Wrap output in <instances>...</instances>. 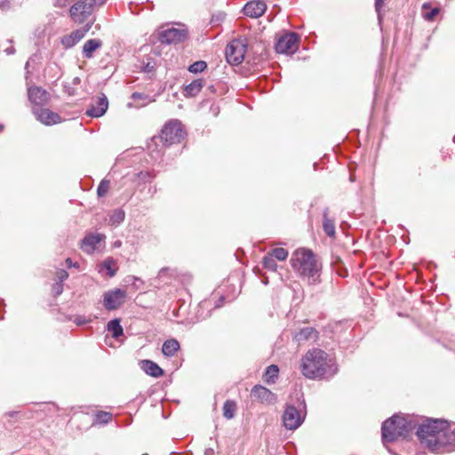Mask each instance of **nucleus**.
Listing matches in <instances>:
<instances>
[{
	"label": "nucleus",
	"mask_w": 455,
	"mask_h": 455,
	"mask_svg": "<svg viewBox=\"0 0 455 455\" xmlns=\"http://www.w3.org/2000/svg\"><path fill=\"white\" fill-rule=\"evenodd\" d=\"M204 84V82L203 79H196L192 81L185 87L186 95L190 97L197 95L201 92Z\"/></svg>",
	"instance_id": "nucleus-23"
},
{
	"label": "nucleus",
	"mask_w": 455,
	"mask_h": 455,
	"mask_svg": "<svg viewBox=\"0 0 455 455\" xmlns=\"http://www.w3.org/2000/svg\"><path fill=\"white\" fill-rule=\"evenodd\" d=\"M291 264L294 271L308 284L320 283L322 262L311 250H296L291 259Z\"/></svg>",
	"instance_id": "nucleus-3"
},
{
	"label": "nucleus",
	"mask_w": 455,
	"mask_h": 455,
	"mask_svg": "<svg viewBox=\"0 0 455 455\" xmlns=\"http://www.w3.org/2000/svg\"><path fill=\"white\" fill-rule=\"evenodd\" d=\"M204 455H214V450L212 448L205 449Z\"/></svg>",
	"instance_id": "nucleus-42"
},
{
	"label": "nucleus",
	"mask_w": 455,
	"mask_h": 455,
	"mask_svg": "<svg viewBox=\"0 0 455 455\" xmlns=\"http://www.w3.org/2000/svg\"><path fill=\"white\" fill-rule=\"evenodd\" d=\"M124 220V212L121 209L115 210L109 218V222L114 225H119Z\"/></svg>",
	"instance_id": "nucleus-29"
},
{
	"label": "nucleus",
	"mask_w": 455,
	"mask_h": 455,
	"mask_svg": "<svg viewBox=\"0 0 455 455\" xmlns=\"http://www.w3.org/2000/svg\"><path fill=\"white\" fill-rule=\"evenodd\" d=\"M141 369L148 374L155 378L161 377L164 371L157 363L150 360H142L140 362Z\"/></svg>",
	"instance_id": "nucleus-20"
},
{
	"label": "nucleus",
	"mask_w": 455,
	"mask_h": 455,
	"mask_svg": "<svg viewBox=\"0 0 455 455\" xmlns=\"http://www.w3.org/2000/svg\"><path fill=\"white\" fill-rule=\"evenodd\" d=\"M439 8L430 9L428 12H424L423 17L427 20H433L435 17L439 13Z\"/></svg>",
	"instance_id": "nucleus-36"
},
{
	"label": "nucleus",
	"mask_w": 455,
	"mask_h": 455,
	"mask_svg": "<svg viewBox=\"0 0 455 455\" xmlns=\"http://www.w3.org/2000/svg\"><path fill=\"white\" fill-rule=\"evenodd\" d=\"M302 374L311 379H329L337 373V366L321 349L308 350L301 359Z\"/></svg>",
	"instance_id": "nucleus-2"
},
{
	"label": "nucleus",
	"mask_w": 455,
	"mask_h": 455,
	"mask_svg": "<svg viewBox=\"0 0 455 455\" xmlns=\"http://www.w3.org/2000/svg\"><path fill=\"white\" fill-rule=\"evenodd\" d=\"M115 244H116V246H120L121 243H120V242H116Z\"/></svg>",
	"instance_id": "nucleus-49"
},
{
	"label": "nucleus",
	"mask_w": 455,
	"mask_h": 455,
	"mask_svg": "<svg viewBox=\"0 0 455 455\" xmlns=\"http://www.w3.org/2000/svg\"><path fill=\"white\" fill-rule=\"evenodd\" d=\"M102 46V41L100 39L93 38L87 40L83 46V55L87 59L93 57V53L96 50Z\"/></svg>",
	"instance_id": "nucleus-21"
},
{
	"label": "nucleus",
	"mask_w": 455,
	"mask_h": 455,
	"mask_svg": "<svg viewBox=\"0 0 455 455\" xmlns=\"http://www.w3.org/2000/svg\"><path fill=\"white\" fill-rule=\"evenodd\" d=\"M298 36L295 33H287L281 36L275 44L278 53H292L298 48Z\"/></svg>",
	"instance_id": "nucleus-11"
},
{
	"label": "nucleus",
	"mask_w": 455,
	"mask_h": 455,
	"mask_svg": "<svg viewBox=\"0 0 455 455\" xmlns=\"http://www.w3.org/2000/svg\"><path fill=\"white\" fill-rule=\"evenodd\" d=\"M262 265L264 268L270 270V271H275L277 268V264L275 262V259L272 258L271 255L267 254L264 256L262 259Z\"/></svg>",
	"instance_id": "nucleus-30"
},
{
	"label": "nucleus",
	"mask_w": 455,
	"mask_h": 455,
	"mask_svg": "<svg viewBox=\"0 0 455 455\" xmlns=\"http://www.w3.org/2000/svg\"><path fill=\"white\" fill-rule=\"evenodd\" d=\"M419 425V419L411 415H394L382 424V439L384 443H392L398 438H406Z\"/></svg>",
	"instance_id": "nucleus-4"
},
{
	"label": "nucleus",
	"mask_w": 455,
	"mask_h": 455,
	"mask_svg": "<svg viewBox=\"0 0 455 455\" xmlns=\"http://www.w3.org/2000/svg\"><path fill=\"white\" fill-rule=\"evenodd\" d=\"M74 0H55V6L66 7L69 5Z\"/></svg>",
	"instance_id": "nucleus-41"
},
{
	"label": "nucleus",
	"mask_w": 455,
	"mask_h": 455,
	"mask_svg": "<svg viewBox=\"0 0 455 455\" xmlns=\"http://www.w3.org/2000/svg\"><path fill=\"white\" fill-rule=\"evenodd\" d=\"M96 0H79L74 4L69 13L72 20L76 23H84L92 15Z\"/></svg>",
	"instance_id": "nucleus-6"
},
{
	"label": "nucleus",
	"mask_w": 455,
	"mask_h": 455,
	"mask_svg": "<svg viewBox=\"0 0 455 455\" xmlns=\"http://www.w3.org/2000/svg\"><path fill=\"white\" fill-rule=\"evenodd\" d=\"M66 263H67V266H68V267H70L71 266H73V264H72V260H71V259H69V258H68V259H66ZM74 267H76V264H74Z\"/></svg>",
	"instance_id": "nucleus-45"
},
{
	"label": "nucleus",
	"mask_w": 455,
	"mask_h": 455,
	"mask_svg": "<svg viewBox=\"0 0 455 455\" xmlns=\"http://www.w3.org/2000/svg\"><path fill=\"white\" fill-rule=\"evenodd\" d=\"M107 271V275L110 277L114 276L116 273V261L111 259H106L100 266V272Z\"/></svg>",
	"instance_id": "nucleus-25"
},
{
	"label": "nucleus",
	"mask_w": 455,
	"mask_h": 455,
	"mask_svg": "<svg viewBox=\"0 0 455 455\" xmlns=\"http://www.w3.org/2000/svg\"><path fill=\"white\" fill-rule=\"evenodd\" d=\"M164 271H165V269H164V268H162V269L160 270V272H159V275H162Z\"/></svg>",
	"instance_id": "nucleus-47"
},
{
	"label": "nucleus",
	"mask_w": 455,
	"mask_h": 455,
	"mask_svg": "<svg viewBox=\"0 0 455 455\" xmlns=\"http://www.w3.org/2000/svg\"><path fill=\"white\" fill-rule=\"evenodd\" d=\"M185 136L182 124L179 120L169 121L162 129L160 139L167 145L180 143Z\"/></svg>",
	"instance_id": "nucleus-5"
},
{
	"label": "nucleus",
	"mask_w": 455,
	"mask_h": 455,
	"mask_svg": "<svg viewBox=\"0 0 455 455\" xmlns=\"http://www.w3.org/2000/svg\"><path fill=\"white\" fill-rule=\"evenodd\" d=\"M251 397L253 401L266 405L275 404L277 401L276 395L261 385H256L251 388Z\"/></svg>",
	"instance_id": "nucleus-9"
},
{
	"label": "nucleus",
	"mask_w": 455,
	"mask_h": 455,
	"mask_svg": "<svg viewBox=\"0 0 455 455\" xmlns=\"http://www.w3.org/2000/svg\"><path fill=\"white\" fill-rule=\"evenodd\" d=\"M125 297V291L119 288L108 291L104 294V306L108 310H115L124 304Z\"/></svg>",
	"instance_id": "nucleus-10"
},
{
	"label": "nucleus",
	"mask_w": 455,
	"mask_h": 455,
	"mask_svg": "<svg viewBox=\"0 0 455 455\" xmlns=\"http://www.w3.org/2000/svg\"><path fill=\"white\" fill-rule=\"evenodd\" d=\"M236 411V403L234 401L228 400L223 405V416L227 419H231L235 417Z\"/></svg>",
	"instance_id": "nucleus-27"
},
{
	"label": "nucleus",
	"mask_w": 455,
	"mask_h": 455,
	"mask_svg": "<svg viewBox=\"0 0 455 455\" xmlns=\"http://www.w3.org/2000/svg\"><path fill=\"white\" fill-rule=\"evenodd\" d=\"M180 349V343L175 339H170L164 342L162 352L165 356L171 357Z\"/></svg>",
	"instance_id": "nucleus-22"
},
{
	"label": "nucleus",
	"mask_w": 455,
	"mask_h": 455,
	"mask_svg": "<svg viewBox=\"0 0 455 455\" xmlns=\"http://www.w3.org/2000/svg\"><path fill=\"white\" fill-rule=\"evenodd\" d=\"M92 25V21H89L86 23V25L84 28L76 29L72 31L69 35L64 36L61 38V44L65 48H71L73 47L76 43H78L85 34L91 29Z\"/></svg>",
	"instance_id": "nucleus-14"
},
{
	"label": "nucleus",
	"mask_w": 455,
	"mask_h": 455,
	"mask_svg": "<svg viewBox=\"0 0 455 455\" xmlns=\"http://www.w3.org/2000/svg\"><path fill=\"white\" fill-rule=\"evenodd\" d=\"M139 177H140V179L144 180V179H146L147 177H149V173H148V172H146V173H144V172H140V173H139Z\"/></svg>",
	"instance_id": "nucleus-44"
},
{
	"label": "nucleus",
	"mask_w": 455,
	"mask_h": 455,
	"mask_svg": "<svg viewBox=\"0 0 455 455\" xmlns=\"http://www.w3.org/2000/svg\"><path fill=\"white\" fill-rule=\"evenodd\" d=\"M105 238L103 234H89L82 240L81 249L86 253H92Z\"/></svg>",
	"instance_id": "nucleus-17"
},
{
	"label": "nucleus",
	"mask_w": 455,
	"mask_h": 455,
	"mask_svg": "<svg viewBox=\"0 0 455 455\" xmlns=\"http://www.w3.org/2000/svg\"><path fill=\"white\" fill-rule=\"evenodd\" d=\"M247 45L241 39L232 40L226 48V58L228 62L232 65L240 64L246 52Z\"/></svg>",
	"instance_id": "nucleus-7"
},
{
	"label": "nucleus",
	"mask_w": 455,
	"mask_h": 455,
	"mask_svg": "<svg viewBox=\"0 0 455 455\" xmlns=\"http://www.w3.org/2000/svg\"><path fill=\"white\" fill-rule=\"evenodd\" d=\"M108 108V101L105 95L99 97L95 104H92L90 108L86 110V115L91 117L102 116Z\"/></svg>",
	"instance_id": "nucleus-18"
},
{
	"label": "nucleus",
	"mask_w": 455,
	"mask_h": 455,
	"mask_svg": "<svg viewBox=\"0 0 455 455\" xmlns=\"http://www.w3.org/2000/svg\"><path fill=\"white\" fill-rule=\"evenodd\" d=\"M28 97L36 106H43L49 102L50 93L39 86H31L28 89Z\"/></svg>",
	"instance_id": "nucleus-15"
},
{
	"label": "nucleus",
	"mask_w": 455,
	"mask_h": 455,
	"mask_svg": "<svg viewBox=\"0 0 455 455\" xmlns=\"http://www.w3.org/2000/svg\"><path fill=\"white\" fill-rule=\"evenodd\" d=\"M91 319L86 318L84 315H76L74 319V323L80 326L91 323Z\"/></svg>",
	"instance_id": "nucleus-37"
},
{
	"label": "nucleus",
	"mask_w": 455,
	"mask_h": 455,
	"mask_svg": "<svg viewBox=\"0 0 455 455\" xmlns=\"http://www.w3.org/2000/svg\"><path fill=\"white\" fill-rule=\"evenodd\" d=\"M418 426L417 436L429 450L439 451L446 446H455V424L442 419H427Z\"/></svg>",
	"instance_id": "nucleus-1"
},
{
	"label": "nucleus",
	"mask_w": 455,
	"mask_h": 455,
	"mask_svg": "<svg viewBox=\"0 0 455 455\" xmlns=\"http://www.w3.org/2000/svg\"><path fill=\"white\" fill-rule=\"evenodd\" d=\"M57 277L59 279V283H62L64 280H66L68 277V274L65 270H60L57 272Z\"/></svg>",
	"instance_id": "nucleus-40"
},
{
	"label": "nucleus",
	"mask_w": 455,
	"mask_h": 455,
	"mask_svg": "<svg viewBox=\"0 0 455 455\" xmlns=\"http://www.w3.org/2000/svg\"><path fill=\"white\" fill-rule=\"evenodd\" d=\"M97 420L100 422V423H108L111 419H112V414L109 413V412H106V411H100L99 413H97Z\"/></svg>",
	"instance_id": "nucleus-35"
},
{
	"label": "nucleus",
	"mask_w": 455,
	"mask_h": 455,
	"mask_svg": "<svg viewBox=\"0 0 455 455\" xmlns=\"http://www.w3.org/2000/svg\"><path fill=\"white\" fill-rule=\"evenodd\" d=\"M423 10H427V9H429V5L428 4H424L423 6H422Z\"/></svg>",
	"instance_id": "nucleus-46"
},
{
	"label": "nucleus",
	"mask_w": 455,
	"mask_h": 455,
	"mask_svg": "<svg viewBox=\"0 0 455 455\" xmlns=\"http://www.w3.org/2000/svg\"><path fill=\"white\" fill-rule=\"evenodd\" d=\"M108 330L112 332V336L115 339H118L124 333L123 327L118 319L109 321L108 323Z\"/></svg>",
	"instance_id": "nucleus-26"
},
{
	"label": "nucleus",
	"mask_w": 455,
	"mask_h": 455,
	"mask_svg": "<svg viewBox=\"0 0 455 455\" xmlns=\"http://www.w3.org/2000/svg\"><path fill=\"white\" fill-rule=\"evenodd\" d=\"M207 68V64L204 60H198L194 62L188 67V71L191 73H200L203 72Z\"/></svg>",
	"instance_id": "nucleus-33"
},
{
	"label": "nucleus",
	"mask_w": 455,
	"mask_h": 455,
	"mask_svg": "<svg viewBox=\"0 0 455 455\" xmlns=\"http://www.w3.org/2000/svg\"><path fill=\"white\" fill-rule=\"evenodd\" d=\"M14 52H15V49H14V47H12V46H11V47H9V48L5 49V52H6L7 54H9V55H10V54H13V53H14Z\"/></svg>",
	"instance_id": "nucleus-43"
},
{
	"label": "nucleus",
	"mask_w": 455,
	"mask_h": 455,
	"mask_svg": "<svg viewBox=\"0 0 455 455\" xmlns=\"http://www.w3.org/2000/svg\"><path fill=\"white\" fill-rule=\"evenodd\" d=\"M188 37V30L184 28H168L159 32L158 39L162 44H171L183 42Z\"/></svg>",
	"instance_id": "nucleus-8"
},
{
	"label": "nucleus",
	"mask_w": 455,
	"mask_h": 455,
	"mask_svg": "<svg viewBox=\"0 0 455 455\" xmlns=\"http://www.w3.org/2000/svg\"><path fill=\"white\" fill-rule=\"evenodd\" d=\"M293 339L298 343H304L309 340L315 341L318 339V331L313 327L307 326L297 331L294 334Z\"/></svg>",
	"instance_id": "nucleus-19"
},
{
	"label": "nucleus",
	"mask_w": 455,
	"mask_h": 455,
	"mask_svg": "<svg viewBox=\"0 0 455 455\" xmlns=\"http://www.w3.org/2000/svg\"><path fill=\"white\" fill-rule=\"evenodd\" d=\"M52 291L54 293V296L60 295L63 291V285L61 284V283H56L55 284H53Z\"/></svg>",
	"instance_id": "nucleus-39"
},
{
	"label": "nucleus",
	"mask_w": 455,
	"mask_h": 455,
	"mask_svg": "<svg viewBox=\"0 0 455 455\" xmlns=\"http://www.w3.org/2000/svg\"><path fill=\"white\" fill-rule=\"evenodd\" d=\"M323 228L328 236L331 237L335 235V224L334 221L328 217V209H325L323 212Z\"/></svg>",
	"instance_id": "nucleus-24"
},
{
	"label": "nucleus",
	"mask_w": 455,
	"mask_h": 455,
	"mask_svg": "<svg viewBox=\"0 0 455 455\" xmlns=\"http://www.w3.org/2000/svg\"><path fill=\"white\" fill-rule=\"evenodd\" d=\"M3 129H4V125L0 124V132L3 131Z\"/></svg>",
	"instance_id": "nucleus-48"
},
{
	"label": "nucleus",
	"mask_w": 455,
	"mask_h": 455,
	"mask_svg": "<svg viewBox=\"0 0 455 455\" xmlns=\"http://www.w3.org/2000/svg\"><path fill=\"white\" fill-rule=\"evenodd\" d=\"M283 426L290 430L298 428L302 423L299 411L294 406H287L283 415Z\"/></svg>",
	"instance_id": "nucleus-13"
},
{
	"label": "nucleus",
	"mask_w": 455,
	"mask_h": 455,
	"mask_svg": "<svg viewBox=\"0 0 455 455\" xmlns=\"http://www.w3.org/2000/svg\"><path fill=\"white\" fill-rule=\"evenodd\" d=\"M32 111L36 118L45 125L60 124L63 121V118L58 113L49 108H34Z\"/></svg>",
	"instance_id": "nucleus-12"
},
{
	"label": "nucleus",
	"mask_w": 455,
	"mask_h": 455,
	"mask_svg": "<svg viewBox=\"0 0 455 455\" xmlns=\"http://www.w3.org/2000/svg\"><path fill=\"white\" fill-rule=\"evenodd\" d=\"M267 254L278 260H285L288 257V251L284 248H275Z\"/></svg>",
	"instance_id": "nucleus-31"
},
{
	"label": "nucleus",
	"mask_w": 455,
	"mask_h": 455,
	"mask_svg": "<svg viewBox=\"0 0 455 455\" xmlns=\"http://www.w3.org/2000/svg\"><path fill=\"white\" fill-rule=\"evenodd\" d=\"M278 372L279 369L276 365L272 364L268 366L265 373V381L267 383H274L275 379L277 378Z\"/></svg>",
	"instance_id": "nucleus-28"
},
{
	"label": "nucleus",
	"mask_w": 455,
	"mask_h": 455,
	"mask_svg": "<svg viewBox=\"0 0 455 455\" xmlns=\"http://www.w3.org/2000/svg\"><path fill=\"white\" fill-rule=\"evenodd\" d=\"M132 99L134 100H142L141 103L135 105V107H137V108L143 107V106L147 105L148 103L153 101L152 100H150L148 95L140 93V92H133L132 94Z\"/></svg>",
	"instance_id": "nucleus-32"
},
{
	"label": "nucleus",
	"mask_w": 455,
	"mask_h": 455,
	"mask_svg": "<svg viewBox=\"0 0 455 455\" xmlns=\"http://www.w3.org/2000/svg\"><path fill=\"white\" fill-rule=\"evenodd\" d=\"M108 188H109V181L105 180H101L98 187V189H97L98 196H106V194L108 191Z\"/></svg>",
	"instance_id": "nucleus-34"
},
{
	"label": "nucleus",
	"mask_w": 455,
	"mask_h": 455,
	"mask_svg": "<svg viewBox=\"0 0 455 455\" xmlns=\"http://www.w3.org/2000/svg\"><path fill=\"white\" fill-rule=\"evenodd\" d=\"M267 9V4L262 0H253L248 2L243 7V13L251 18H259L262 16Z\"/></svg>",
	"instance_id": "nucleus-16"
},
{
	"label": "nucleus",
	"mask_w": 455,
	"mask_h": 455,
	"mask_svg": "<svg viewBox=\"0 0 455 455\" xmlns=\"http://www.w3.org/2000/svg\"><path fill=\"white\" fill-rule=\"evenodd\" d=\"M384 0H375V10L378 13L379 20H381V9L383 7Z\"/></svg>",
	"instance_id": "nucleus-38"
}]
</instances>
